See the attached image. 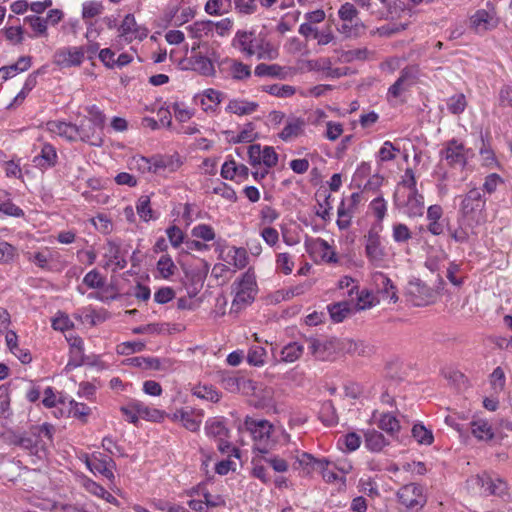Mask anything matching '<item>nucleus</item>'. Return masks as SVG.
<instances>
[{
	"label": "nucleus",
	"mask_w": 512,
	"mask_h": 512,
	"mask_svg": "<svg viewBox=\"0 0 512 512\" xmlns=\"http://www.w3.org/2000/svg\"><path fill=\"white\" fill-rule=\"evenodd\" d=\"M243 425L252 438L255 452L266 455L276 448L277 428L270 421L246 416Z\"/></svg>",
	"instance_id": "nucleus-1"
},
{
	"label": "nucleus",
	"mask_w": 512,
	"mask_h": 512,
	"mask_svg": "<svg viewBox=\"0 0 512 512\" xmlns=\"http://www.w3.org/2000/svg\"><path fill=\"white\" fill-rule=\"evenodd\" d=\"M42 434L51 440L53 427L47 423L33 426L28 432L14 435L11 439V444L29 451L31 455L38 456L40 451L44 450V444L41 439Z\"/></svg>",
	"instance_id": "nucleus-2"
},
{
	"label": "nucleus",
	"mask_w": 512,
	"mask_h": 512,
	"mask_svg": "<svg viewBox=\"0 0 512 512\" xmlns=\"http://www.w3.org/2000/svg\"><path fill=\"white\" fill-rule=\"evenodd\" d=\"M232 292L235 293L232 308L239 311L251 304L257 293V284L253 274L246 272L241 279L232 284Z\"/></svg>",
	"instance_id": "nucleus-3"
},
{
	"label": "nucleus",
	"mask_w": 512,
	"mask_h": 512,
	"mask_svg": "<svg viewBox=\"0 0 512 512\" xmlns=\"http://www.w3.org/2000/svg\"><path fill=\"white\" fill-rule=\"evenodd\" d=\"M139 162L140 168L157 175L173 173L182 165V161L178 153L171 155L158 154L150 158L141 157Z\"/></svg>",
	"instance_id": "nucleus-4"
},
{
	"label": "nucleus",
	"mask_w": 512,
	"mask_h": 512,
	"mask_svg": "<svg viewBox=\"0 0 512 512\" xmlns=\"http://www.w3.org/2000/svg\"><path fill=\"white\" fill-rule=\"evenodd\" d=\"M486 205V199L478 188L470 189L460 204L459 214L463 220L478 222Z\"/></svg>",
	"instance_id": "nucleus-5"
},
{
	"label": "nucleus",
	"mask_w": 512,
	"mask_h": 512,
	"mask_svg": "<svg viewBox=\"0 0 512 512\" xmlns=\"http://www.w3.org/2000/svg\"><path fill=\"white\" fill-rule=\"evenodd\" d=\"M469 482L482 488L485 496L504 497L508 494V483L496 474L484 471L471 477Z\"/></svg>",
	"instance_id": "nucleus-6"
},
{
	"label": "nucleus",
	"mask_w": 512,
	"mask_h": 512,
	"mask_svg": "<svg viewBox=\"0 0 512 512\" xmlns=\"http://www.w3.org/2000/svg\"><path fill=\"white\" fill-rule=\"evenodd\" d=\"M398 502L409 511L421 510L426 502L423 487L416 483L403 485L396 494Z\"/></svg>",
	"instance_id": "nucleus-7"
},
{
	"label": "nucleus",
	"mask_w": 512,
	"mask_h": 512,
	"mask_svg": "<svg viewBox=\"0 0 512 512\" xmlns=\"http://www.w3.org/2000/svg\"><path fill=\"white\" fill-rule=\"evenodd\" d=\"M393 202L396 208H404V213L410 217L415 218L423 215L424 212V197L417 191H410L406 198L401 197L399 189H397L393 196Z\"/></svg>",
	"instance_id": "nucleus-8"
},
{
	"label": "nucleus",
	"mask_w": 512,
	"mask_h": 512,
	"mask_svg": "<svg viewBox=\"0 0 512 512\" xmlns=\"http://www.w3.org/2000/svg\"><path fill=\"white\" fill-rule=\"evenodd\" d=\"M48 125L52 132L57 133L70 141L80 139L86 142L91 138V136H93V133L90 132L91 129H87L84 123L78 126L76 124L62 121H53L49 122Z\"/></svg>",
	"instance_id": "nucleus-9"
},
{
	"label": "nucleus",
	"mask_w": 512,
	"mask_h": 512,
	"mask_svg": "<svg viewBox=\"0 0 512 512\" xmlns=\"http://www.w3.org/2000/svg\"><path fill=\"white\" fill-rule=\"evenodd\" d=\"M84 60L83 46H68L58 49L53 55V63L61 68L80 66Z\"/></svg>",
	"instance_id": "nucleus-10"
},
{
	"label": "nucleus",
	"mask_w": 512,
	"mask_h": 512,
	"mask_svg": "<svg viewBox=\"0 0 512 512\" xmlns=\"http://www.w3.org/2000/svg\"><path fill=\"white\" fill-rule=\"evenodd\" d=\"M234 41L235 46L249 57L257 54L258 59L273 58L271 55L266 56L263 45L256 41L253 32L238 31Z\"/></svg>",
	"instance_id": "nucleus-11"
},
{
	"label": "nucleus",
	"mask_w": 512,
	"mask_h": 512,
	"mask_svg": "<svg viewBox=\"0 0 512 512\" xmlns=\"http://www.w3.org/2000/svg\"><path fill=\"white\" fill-rule=\"evenodd\" d=\"M465 152L466 149L463 143L456 139H451L445 143V147L440 151V157L446 160L451 167L456 165L464 167L467 163Z\"/></svg>",
	"instance_id": "nucleus-12"
},
{
	"label": "nucleus",
	"mask_w": 512,
	"mask_h": 512,
	"mask_svg": "<svg viewBox=\"0 0 512 512\" xmlns=\"http://www.w3.org/2000/svg\"><path fill=\"white\" fill-rule=\"evenodd\" d=\"M311 354L318 360H330L338 350V342L336 340L320 341L316 338L307 339Z\"/></svg>",
	"instance_id": "nucleus-13"
},
{
	"label": "nucleus",
	"mask_w": 512,
	"mask_h": 512,
	"mask_svg": "<svg viewBox=\"0 0 512 512\" xmlns=\"http://www.w3.org/2000/svg\"><path fill=\"white\" fill-rule=\"evenodd\" d=\"M490 9H479L471 17V27L477 32L491 30L497 25L495 11L490 3H487Z\"/></svg>",
	"instance_id": "nucleus-14"
},
{
	"label": "nucleus",
	"mask_w": 512,
	"mask_h": 512,
	"mask_svg": "<svg viewBox=\"0 0 512 512\" xmlns=\"http://www.w3.org/2000/svg\"><path fill=\"white\" fill-rule=\"evenodd\" d=\"M365 238L366 256L372 264L377 265L383 260L384 257V251L383 248L381 247L380 236L378 232H376L373 229H370Z\"/></svg>",
	"instance_id": "nucleus-15"
},
{
	"label": "nucleus",
	"mask_w": 512,
	"mask_h": 512,
	"mask_svg": "<svg viewBox=\"0 0 512 512\" xmlns=\"http://www.w3.org/2000/svg\"><path fill=\"white\" fill-rule=\"evenodd\" d=\"M372 280L376 287L377 293L381 295L382 299H389L393 303L397 302L398 296L396 287L393 285L392 281L386 274L382 272H376L373 274Z\"/></svg>",
	"instance_id": "nucleus-16"
},
{
	"label": "nucleus",
	"mask_w": 512,
	"mask_h": 512,
	"mask_svg": "<svg viewBox=\"0 0 512 512\" xmlns=\"http://www.w3.org/2000/svg\"><path fill=\"white\" fill-rule=\"evenodd\" d=\"M57 158L58 156L54 146L45 143L42 145L40 153L33 158L32 163L34 167L44 171L54 167L57 163Z\"/></svg>",
	"instance_id": "nucleus-17"
},
{
	"label": "nucleus",
	"mask_w": 512,
	"mask_h": 512,
	"mask_svg": "<svg viewBox=\"0 0 512 512\" xmlns=\"http://www.w3.org/2000/svg\"><path fill=\"white\" fill-rule=\"evenodd\" d=\"M306 122L303 118L290 116L286 120V124L282 131L279 133V137L287 142L293 138H296L303 134Z\"/></svg>",
	"instance_id": "nucleus-18"
},
{
	"label": "nucleus",
	"mask_w": 512,
	"mask_h": 512,
	"mask_svg": "<svg viewBox=\"0 0 512 512\" xmlns=\"http://www.w3.org/2000/svg\"><path fill=\"white\" fill-rule=\"evenodd\" d=\"M220 67L222 70L229 71L234 80H244L251 76L250 66L234 59L223 60Z\"/></svg>",
	"instance_id": "nucleus-19"
},
{
	"label": "nucleus",
	"mask_w": 512,
	"mask_h": 512,
	"mask_svg": "<svg viewBox=\"0 0 512 512\" xmlns=\"http://www.w3.org/2000/svg\"><path fill=\"white\" fill-rule=\"evenodd\" d=\"M446 222L447 232L452 240L457 243H466L469 240V233L466 226H470L472 221L463 220L461 216L458 217L457 225L451 224L448 220Z\"/></svg>",
	"instance_id": "nucleus-20"
},
{
	"label": "nucleus",
	"mask_w": 512,
	"mask_h": 512,
	"mask_svg": "<svg viewBox=\"0 0 512 512\" xmlns=\"http://www.w3.org/2000/svg\"><path fill=\"white\" fill-rule=\"evenodd\" d=\"M87 466L93 473H99L109 480L114 478L113 468L115 467V462L110 457H94L92 461L87 462Z\"/></svg>",
	"instance_id": "nucleus-21"
},
{
	"label": "nucleus",
	"mask_w": 512,
	"mask_h": 512,
	"mask_svg": "<svg viewBox=\"0 0 512 512\" xmlns=\"http://www.w3.org/2000/svg\"><path fill=\"white\" fill-rule=\"evenodd\" d=\"M32 58L30 56H21L15 64L0 68V79L7 80L20 72H24L31 67Z\"/></svg>",
	"instance_id": "nucleus-22"
},
{
	"label": "nucleus",
	"mask_w": 512,
	"mask_h": 512,
	"mask_svg": "<svg viewBox=\"0 0 512 512\" xmlns=\"http://www.w3.org/2000/svg\"><path fill=\"white\" fill-rule=\"evenodd\" d=\"M258 108V103L248 100L233 99L230 100L226 110L239 116L250 115Z\"/></svg>",
	"instance_id": "nucleus-23"
},
{
	"label": "nucleus",
	"mask_w": 512,
	"mask_h": 512,
	"mask_svg": "<svg viewBox=\"0 0 512 512\" xmlns=\"http://www.w3.org/2000/svg\"><path fill=\"white\" fill-rule=\"evenodd\" d=\"M190 63L193 70L203 76H213L215 74V68L212 61L202 54H195L191 56Z\"/></svg>",
	"instance_id": "nucleus-24"
},
{
	"label": "nucleus",
	"mask_w": 512,
	"mask_h": 512,
	"mask_svg": "<svg viewBox=\"0 0 512 512\" xmlns=\"http://www.w3.org/2000/svg\"><path fill=\"white\" fill-rule=\"evenodd\" d=\"M471 432L475 438L481 441H490L494 438L491 425L486 420H476L470 423Z\"/></svg>",
	"instance_id": "nucleus-25"
},
{
	"label": "nucleus",
	"mask_w": 512,
	"mask_h": 512,
	"mask_svg": "<svg viewBox=\"0 0 512 512\" xmlns=\"http://www.w3.org/2000/svg\"><path fill=\"white\" fill-rule=\"evenodd\" d=\"M388 443L383 434L375 429L368 430L365 433V446L370 451L379 452L388 445Z\"/></svg>",
	"instance_id": "nucleus-26"
},
{
	"label": "nucleus",
	"mask_w": 512,
	"mask_h": 512,
	"mask_svg": "<svg viewBox=\"0 0 512 512\" xmlns=\"http://www.w3.org/2000/svg\"><path fill=\"white\" fill-rule=\"evenodd\" d=\"M254 73L258 77H274L284 79L286 73L284 68L278 64L260 63L255 67Z\"/></svg>",
	"instance_id": "nucleus-27"
},
{
	"label": "nucleus",
	"mask_w": 512,
	"mask_h": 512,
	"mask_svg": "<svg viewBox=\"0 0 512 512\" xmlns=\"http://www.w3.org/2000/svg\"><path fill=\"white\" fill-rule=\"evenodd\" d=\"M0 212L7 216L23 217L24 211L16 206L6 191L0 190Z\"/></svg>",
	"instance_id": "nucleus-28"
},
{
	"label": "nucleus",
	"mask_w": 512,
	"mask_h": 512,
	"mask_svg": "<svg viewBox=\"0 0 512 512\" xmlns=\"http://www.w3.org/2000/svg\"><path fill=\"white\" fill-rule=\"evenodd\" d=\"M232 9V0H208L204 10L209 15L220 16Z\"/></svg>",
	"instance_id": "nucleus-29"
},
{
	"label": "nucleus",
	"mask_w": 512,
	"mask_h": 512,
	"mask_svg": "<svg viewBox=\"0 0 512 512\" xmlns=\"http://www.w3.org/2000/svg\"><path fill=\"white\" fill-rule=\"evenodd\" d=\"M104 11V5L102 4L101 1H96V0H90V1H86L82 4V12H81V16H82V19L87 22H90L89 20L96 17V16H99L103 13Z\"/></svg>",
	"instance_id": "nucleus-30"
},
{
	"label": "nucleus",
	"mask_w": 512,
	"mask_h": 512,
	"mask_svg": "<svg viewBox=\"0 0 512 512\" xmlns=\"http://www.w3.org/2000/svg\"><path fill=\"white\" fill-rule=\"evenodd\" d=\"M378 427L389 435L394 436L400 430V423L391 413H383L379 419Z\"/></svg>",
	"instance_id": "nucleus-31"
},
{
	"label": "nucleus",
	"mask_w": 512,
	"mask_h": 512,
	"mask_svg": "<svg viewBox=\"0 0 512 512\" xmlns=\"http://www.w3.org/2000/svg\"><path fill=\"white\" fill-rule=\"evenodd\" d=\"M194 396L204 399L213 403L220 400V393L212 385H198L192 390Z\"/></svg>",
	"instance_id": "nucleus-32"
},
{
	"label": "nucleus",
	"mask_w": 512,
	"mask_h": 512,
	"mask_svg": "<svg viewBox=\"0 0 512 512\" xmlns=\"http://www.w3.org/2000/svg\"><path fill=\"white\" fill-rule=\"evenodd\" d=\"M411 433L420 445H431L434 441L432 431L421 423L414 424Z\"/></svg>",
	"instance_id": "nucleus-33"
},
{
	"label": "nucleus",
	"mask_w": 512,
	"mask_h": 512,
	"mask_svg": "<svg viewBox=\"0 0 512 512\" xmlns=\"http://www.w3.org/2000/svg\"><path fill=\"white\" fill-rule=\"evenodd\" d=\"M265 456L261 454V456L257 455L252 459V476L259 479L261 482L267 484L270 482L271 477L269 475L268 469L261 463Z\"/></svg>",
	"instance_id": "nucleus-34"
},
{
	"label": "nucleus",
	"mask_w": 512,
	"mask_h": 512,
	"mask_svg": "<svg viewBox=\"0 0 512 512\" xmlns=\"http://www.w3.org/2000/svg\"><path fill=\"white\" fill-rule=\"evenodd\" d=\"M205 431L208 436L219 437V439L223 436L227 437L229 432L224 423L216 418L207 420Z\"/></svg>",
	"instance_id": "nucleus-35"
},
{
	"label": "nucleus",
	"mask_w": 512,
	"mask_h": 512,
	"mask_svg": "<svg viewBox=\"0 0 512 512\" xmlns=\"http://www.w3.org/2000/svg\"><path fill=\"white\" fill-rule=\"evenodd\" d=\"M303 353V346L297 342H291L281 350V360L284 362H294L300 358Z\"/></svg>",
	"instance_id": "nucleus-36"
},
{
	"label": "nucleus",
	"mask_w": 512,
	"mask_h": 512,
	"mask_svg": "<svg viewBox=\"0 0 512 512\" xmlns=\"http://www.w3.org/2000/svg\"><path fill=\"white\" fill-rule=\"evenodd\" d=\"M331 319L335 323L342 322L350 312L349 304L346 301L337 302L328 306Z\"/></svg>",
	"instance_id": "nucleus-37"
},
{
	"label": "nucleus",
	"mask_w": 512,
	"mask_h": 512,
	"mask_svg": "<svg viewBox=\"0 0 512 512\" xmlns=\"http://www.w3.org/2000/svg\"><path fill=\"white\" fill-rule=\"evenodd\" d=\"M174 361L169 358H157V357H147L146 365H144V369L157 370V371H171L173 370Z\"/></svg>",
	"instance_id": "nucleus-38"
},
{
	"label": "nucleus",
	"mask_w": 512,
	"mask_h": 512,
	"mask_svg": "<svg viewBox=\"0 0 512 512\" xmlns=\"http://www.w3.org/2000/svg\"><path fill=\"white\" fill-rule=\"evenodd\" d=\"M419 75V68L416 65L406 66L404 67L398 79L401 83L406 86L408 89L416 84Z\"/></svg>",
	"instance_id": "nucleus-39"
},
{
	"label": "nucleus",
	"mask_w": 512,
	"mask_h": 512,
	"mask_svg": "<svg viewBox=\"0 0 512 512\" xmlns=\"http://www.w3.org/2000/svg\"><path fill=\"white\" fill-rule=\"evenodd\" d=\"M150 197L147 195H142L137 201L136 210L139 217L148 222L151 219H154L153 210L150 205Z\"/></svg>",
	"instance_id": "nucleus-40"
},
{
	"label": "nucleus",
	"mask_w": 512,
	"mask_h": 512,
	"mask_svg": "<svg viewBox=\"0 0 512 512\" xmlns=\"http://www.w3.org/2000/svg\"><path fill=\"white\" fill-rule=\"evenodd\" d=\"M69 415L81 420L83 423L87 422V417L91 413V409L84 403H78L75 400L69 402Z\"/></svg>",
	"instance_id": "nucleus-41"
},
{
	"label": "nucleus",
	"mask_w": 512,
	"mask_h": 512,
	"mask_svg": "<svg viewBox=\"0 0 512 512\" xmlns=\"http://www.w3.org/2000/svg\"><path fill=\"white\" fill-rule=\"evenodd\" d=\"M263 91L277 97L287 98L295 94V88L290 85L273 84L263 86Z\"/></svg>",
	"instance_id": "nucleus-42"
},
{
	"label": "nucleus",
	"mask_w": 512,
	"mask_h": 512,
	"mask_svg": "<svg viewBox=\"0 0 512 512\" xmlns=\"http://www.w3.org/2000/svg\"><path fill=\"white\" fill-rule=\"evenodd\" d=\"M214 28V22L211 20L197 21L193 25L189 26V31L193 38H201L203 34L207 35L212 32Z\"/></svg>",
	"instance_id": "nucleus-43"
},
{
	"label": "nucleus",
	"mask_w": 512,
	"mask_h": 512,
	"mask_svg": "<svg viewBox=\"0 0 512 512\" xmlns=\"http://www.w3.org/2000/svg\"><path fill=\"white\" fill-rule=\"evenodd\" d=\"M467 106L465 95L460 93L451 96L447 100V108L450 113L458 115L461 114Z\"/></svg>",
	"instance_id": "nucleus-44"
},
{
	"label": "nucleus",
	"mask_w": 512,
	"mask_h": 512,
	"mask_svg": "<svg viewBox=\"0 0 512 512\" xmlns=\"http://www.w3.org/2000/svg\"><path fill=\"white\" fill-rule=\"evenodd\" d=\"M222 383L225 389L231 392H237L241 389V386L245 387L248 385L249 387H253V382L251 380H246L244 378H238L235 376H228L222 379Z\"/></svg>",
	"instance_id": "nucleus-45"
},
{
	"label": "nucleus",
	"mask_w": 512,
	"mask_h": 512,
	"mask_svg": "<svg viewBox=\"0 0 512 512\" xmlns=\"http://www.w3.org/2000/svg\"><path fill=\"white\" fill-rule=\"evenodd\" d=\"M137 409H139V418L149 421H159L163 419L164 413L158 409L149 408L143 402L138 401Z\"/></svg>",
	"instance_id": "nucleus-46"
},
{
	"label": "nucleus",
	"mask_w": 512,
	"mask_h": 512,
	"mask_svg": "<svg viewBox=\"0 0 512 512\" xmlns=\"http://www.w3.org/2000/svg\"><path fill=\"white\" fill-rule=\"evenodd\" d=\"M157 269L161 276L167 279L174 274L176 266L169 255H163L157 262Z\"/></svg>",
	"instance_id": "nucleus-47"
},
{
	"label": "nucleus",
	"mask_w": 512,
	"mask_h": 512,
	"mask_svg": "<svg viewBox=\"0 0 512 512\" xmlns=\"http://www.w3.org/2000/svg\"><path fill=\"white\" fill-rule=\"evenodd\" d=\"M386 9L387 12L392 16H399L400 13L404 12L405 10H412V6L409 5V0H395L390 1L387 0L386 3H382Z\"/></svg>",
	"instance_id": "nucleus-48"
},
{
	"label": "nucleus",
	"mask_w": 512,
	"mask_h": 512,
	"mask_svg": "<svg viewBox=\"0 0 512 512\" xmlns=\"http://www.w3.org/2000/svg\"><path fill=\"white\" fill-rule=\"evenodd\" d=\"M83 283L90 289H100L104 287L105 277L93 269L84 276Z\"/></svg>",
	"instance_id": "nucleus-49"
},
{
	"label": "nucleus",
	"mask_w": 512,
	"mask_h": 512,
	"mask_svg": "<svg viewBox=\"0 0 512 512\" xmlns=\"http://www.w3.org/2000/svg\"><path fill=\"white\" fill-rule=\"evenodd\" d=\"M266 350L261 346H252L247 354V361L253 366H262L265 363Z\"/></svg>",
	"instance_id": "nucleus-50"
},
{
	"label": "nucleus",
	"mask_w": 512,
	"mask_h": 512,
	"mask_svg": "<svg viewBox=\"0 0 512 512\" xmlns=\"http://www.w3.org/2000/svg\"><path fill=\"white\" fill-rule=\"evenodd\" d=\"M338 15L343 22L352 23V22L360 21L358 19V10L352 3H349V2L343 4L340 7V9L338 11Z\"/></svg>",
	"instance_id": "nucleus-51"
},
{
	"label": "nucleus",
	"mask_w": 512,
	"mask_h": 512,
	"mask_svg": "<svg viewBox=\"0 0 512 512\" xmlns=\"http://www.w3.org/2000/svg\"><path fill=\"white\" fill-rule=\"evenodd\" d=\"M320 418L326 425L332 426L337 424L338 419L335 413V408L331 401H327L322 405L320 411Z\"/></svg>",
	"instance_id": "nucleus-52"
},
{
	"label": "nucleus",
	"mask_w": 512,
	"mask_h": 512,
	"mask_svg": "<svg viewBox=\"0 0 512 512\" xmlns=\"http://www.w3.org/2000/svg\"><path fill=\"white\" fill-rule=\"evenodd\" d=\"M392 237L397 243H405L412 238V233L406 224L396 223L393 225Z\"/></svg>",
	"instance_id": "nucleus-53"
},
{
	"label": "nucleus",
	"mask_w": 512,
	"mask_h": 512,
	"mask_svg": "<svg viewBox=\"0 0 512 512\" xmlns=\"http://www.w3.org/2000/svg\"><path fill=\"white\" fill-rule=\"evenodd\" d=\"M191 235L204 241H212L216 236L214 229L207 224H199L195 226L191 231Z\"/></svg>",
	"instance_id": "nucleus-54"
},
{
	"label": "nucleus",
	"mask_w": 512,
	"mask_h": 512,
	"mask_svg": "<svg viewBox=\"0 0 512 512\" xmlns=\"http://www.w3.org/2000/svg\"><path fill=\"white\" fill-rule=\"evenodd\" d=\"M101 292L90 293L88 295L91 299H98L100 301H111L118 298L116 288L114 285H105L101 288Z\"/></svg>",
	"instance_id": "nucleus-55"
},
{
	"label": "nucleus",
	"mask_w": 512,
	"mask_h": 512,
	"mask_svg": "<svg viewBox=\"0 0 512 512\" xmlns=\"http://www.w3.org/2000/svg\"><path fill=\"white\" fill-rule=\"evenodd\" d=\"M365 30V26L361 21L344 22L339 31L347 37H357Z\"/></svg>",
	"instance_id": "nucleus-56"
},
{
	"label": "nucleus",
	"mask_w": 512,
	"mask_h": 512,
	"mask_svg": "<svg viewBox=\"0 0 512 512\" xmlns=\"http://www.w3.org/2000/svg\"><path fill=\"white\" fill-rule=\"evenodd\" d=\"M137 25L138 24L135 20L134 15L127 14L119 27L120 35L125 37L126 40H128V37H130L133 34Z\"/></svg>",
	"instance_id": "nucleus-57"
},
{
	"label": "nucleus",
	"mask_w": 512,
	"mask_h": 512,
	"mask_svg": "<svg viewBox=\"0 0 512 512\" xmlns=\"http://www.w3.org/2000/svg\"><path fill=\"white\" fill-rule=\"evenodd\" d=\"M25 23H28L31 28L39 35H45L47 32V20L36 15L25 17Z\"/></svg>",
	"instance_id": "nucleus-58"
},
{
	"label": "nucleus",
	"mask_w": 512,
	"mask_h": 512,
	"mask_svg": "<svg viewBox=\"0 0 512 512\" xmlns=\"http://www.w3.org/2000/svg\"><path fill=\"white\" fill-rule=\"evenodd\" d=\"M89 122L97 128L103 129L106 121L104 113L96 106L93 105L88 108Z\"/></svg>",
	"instance_id": "nucleus-59"
},
{
	"label": "nucleus",
	"mask_w": 512,
	"mask_h": 512,
	"mask_svg": "<svg viewBox=\"0 0 512 512\" xmlns=\"http://www.w3.org/2000/svg\"><path fill=\"white\" fill-rule=\"evenodd\" d=\"M180 414V421L182 422L183 426L194 432L197 431L200 427L201 420L196 419L193 417L192 413L189 411L179 410Z\"/></svg>",
	"instance_id": "nucleus-60"
},
{
	"label": "nucleus",
	"mask_w": 512,
	"mask_h": 512,
	"mask_svg": "<svg viewBox=\"0 0 512 512\" xmlns=\"http://www.w3.org/2000/svg\"><path fill=\"white\" fill-rule=\"evenodd\" d=\"M138 400L129 402L128 405L122 406L120 411L130 423L136 424L139 420V409H137Z\"/></svg>",
	"instance_id": "nucleus-61"
},
{
	"label": "nucleus",
	"mask_w": 512,
	"mask_h": 512,
	"mask_svg": "<svg viewBox=\"0 0 512 512\" xmlns=\"http://www.w3.org/2000/svg\"><path fill=\"white\" fill-rule=\"evenodd\" d=\"M145 348V344L141 341H129L118 345L117 352L119 354H130L135 352H141Z\"/></svg>",
	"instance_id": "nucleus-62"
},
{
	"label": "nucleus",
	"mask_w": 512,
	"mask_h": 512,
	"mask_svg": "<svg viewBox=\"0 0 512 512\" xmlns=\"http://www.w3.org/2000/svg\"><path fill=\"white\" fill-rule=\"evenodd\" d=\"M329 461L325 458L317 461V468L321 471L323 479L332 483L338 479V474L333 470L328 469Z\"/></svg>",
	"instance_id": "nucleus-63"
},
{
	"label": "nucleus",
	"mask_w": 512,
	"mask_h": 512,
	"mask_svg": "<svg viewBox=\"0 0 512 512\" xmlns=\"http://www.w3.org/2000/svg\"><path fill=\"white\" fill-rule=\"evenodd\" d=\"M166 234L171 245L175 248L179 247L184 241V233L176 225L170 226L166 230Z\"/></svg>",
	"instance_id": "nucleus-64"
}]
</instances>
